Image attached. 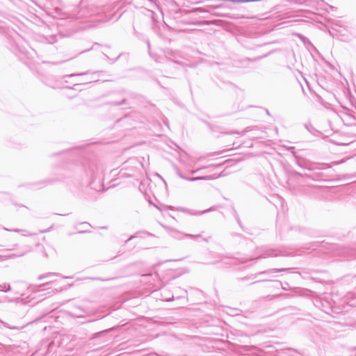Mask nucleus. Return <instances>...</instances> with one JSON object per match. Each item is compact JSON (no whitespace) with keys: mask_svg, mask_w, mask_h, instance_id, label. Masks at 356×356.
<instances>
[{"mask_svg":"<svg viewBox=\"0 0 356 356\" xmlns=\"http://www.w3.org/2000/svg\"><path fill=\"white\" fill-rule=\"evenodd\" d=\"M144 166L137 158H131L125 161L120 171L122 177H137L143 174Z\"/></svg>","mask_w":356,"mask_h":356,"instance_id":"nucleus-1","label":"nucleus"},{"mask_svg":"<svg viewBox=\"0 0 356 356\" xmlns=\"http://www.w3.org/2000/svg\"><path fill=\"white\" fill-rule=\"evenodd\" d=\"M89 173L91 176L90 186L95 191H101L103 186L101 184L103 177V169L96 164H92L89 168Z\"/></svg>","mask_w":356,"mask_h":356,"instance_id":"nucleus-2","label":"nucleus"},{"mask_svg":"<svg viewBox=\"0 0 356 356\" xmlns=\"http://www.w3.org/2000/svg\"><path fill=\"white\" fill-rule=\"evenodd\" d=\"M259 254L255 258H251L250 260L257 259L260 258H266L269 257L277 256H288L289 254L286 253L282 250L273 249V248H261L258 250Z\"/></svg>","mask_w":356,"mask_h":356,"instance_id":"nucleus-3","label":"nucleus"},{"mask_svg":"<svg viewBox=\"0 0 356 356\" xmlns=\"http://www.w3.org/2000/svg\"><path fill=\"white\" fill-rule=\"evenodd\" d=\"M341 256L352 259L356 257V244L350 247H343L341 248L340 253Z\"/></svg>","mask_w":356,"mask_h":356,"instance_id":"nucleus-4","label":"nucleus"},{"mask_svg":"<svg viewBox=\"0 0 356 356\" xmlns=\"http://www.w3.org/2000/svg\"><path fill=\"white\" fill-rule=\"evenodd\" d=\"M165 56L170 60L175 63H178L177 59L182 58L181 53L178 51H173L168 49L165 51Z\"/></svg>","mask_w":356,"mask_h":356,"instance_id":"nucleus-5","label":"nucleus"},{"mask_svg":"<svg viewBox=\"0 0 356 356\" xmlns=\"http://www.w3.org/2000/svg\"><path fill=\"white\" fill-rule=\"evenodd\" d=\"M344 301L351 307H356V293L348 292L344 298Z\"/></svg>","mask_w":356,"mask_h":356,"instance_id":"nucleus-6","label":"nucleus"},{"mask_svg":"<svg viewBox=\"0 0 356 356\" xmlns=\"http://www.w3.org/2000/svg\"><path fill=\"white\" fill-rule=\"evenodd\" d=\"M54 276L62 277L64 279H72V277H70V276H62L58 273H44V274H42V275H40V276H38V280H42L44 278H49V277H51Z\"/></svg>","mask_w":356,"mask_h":356,"instance_id":"nucleus-7","label":"nucleus"},{"mask_svg":"<svg viewBox=\"0 0 356 356\" xmlns=\"http://www.w3.org/2000/svg\"><path fill=\"white\" fill-rule=\"evenodd\" d=\"M179 177H181L182 179H186L187 181H197V180H202V179H213V177L212 176H200V177H186V176H184L182 175H179Z\"/></svg>","mask_w":356,"mask_h":356,"instance_id":"nucleus-8","label":"nucleus"},{"mask_svg":"<svg viewBox=\"0 0 356 356\" xmlns=\"http://www.w3.org/2000/svg\"><path fill=\"white\" fill-rule=\"evenodd\" d=\"M234 261H235V259L234 258H231V257H229L222 256V257H221V258H220V259L219 261H215L213 264H217V263L222 262V263L227 264V265H232V264H235Z\"/></svg>","mask_w":356,"mask_h":356,"instance_id":"nucleus-9","label":"nucleus"},{"mask_svg":"<svg viewBox=\"0 0 356 356\" xmlns=\"http://www.w3.org/2000/svg\"><path fill=\"white\" fill-rule=\"evenodd\" d=\"M217 207H216V206H213V207H210L208 209H206V210H204V211H195V210H190L188 213L190 214H191V215H195V216L202 215V214H204V213H208L209 211H215V210H216Z\"/></svg>","mask_w":356,"mask_h":356,"instance_id":"nucleus-10","label":"nucleus"},{"mask_svg":"<svg viewBox=\"0 0 356 356\" xmlns=\"http://www.w3.org/2000/svg\"><path fill=\"white\" fill-rule=\"evenodd\" d=\"M290 268H272V269H269L268 270L264 271L261 273H271V272H274V273L285 272V271H286V270H288Z\"/></svg>","mask_w":356,"mask_h":356,"instance_id":"nucleus-11","label":"nucleus"},{"mask_svg":"<svg viewBox=\"0 0 356 356\" xmlns=\"http://www.w3.org/2000/svg\"><path fill=\"white\" fill-rule=\"evenodd\" d=\"M31 250V247L29 245H25L23 247L22 250H21L19 253L15 254L17 257H21L26 254L27 252H29Z\"/></svg>","mask_w":356,"mask_h":356,"instance_id":"nucleus-12","label":"nucleus"},{"mask_svg":"<svg viewBox=\"0 0 356 356\" xmlns=\"http://www.w3.org/2000/svg\"><path fill=\"white\" fill-rule=\"evenodd\" d=\"M141 276L143 277L142 282L149 283L151 282V278L152 277L153 275L152 273H147L143 274Z\"/></svg>","mask_w":356,"mask_h":356,"instance_id":"nucleus-13","label":"nucleus"},{"mask_svg":"<svg viewBox=\"0 0 356 356\" xmlns=\"http://www.w3.org/2000/svg\"><path fill=\"white\" fill-rule=\"evenodd\" d=\"M103 72L102 71H97V72H95L92 74V76L90 78V79H86L84 80L85 83H91V82H93V81H97V79H95L93 76L96 74H101Z\"/></svg>","mask_w":356,"mask_h":356,"instance_id":"nucleus-14","label":"nucleus"},{"mask_svg":"<svg viewBox=\"0 0 356 356\" xmlns=\"http://www.w3.org/2000/svg\"><path fill=\"white\" fill-rule=\"evenodd\" d=\"M11 290V287H10V285H6V284H3V285H0V291H4V292H8V291H10Z\"/></svg>","mask_w":356,"mask_h":356,"instance_id":"nucleus-15","label":"nucleus"},{"mask_svg":"<svg viewBox=\"0 0 356 356\" xmlns=\"http://www.w3.org/2000/svg\"><path fill=\"white\" fill-rule=\"evenodd\" d=\"M88 74H89V72H81V73L71 74L66 75L65 76L70 78V77H73V76H84V75H86Z\"/></svg>","mask_w":356,"mask_h":356,"instance_id":"nucleus-16","label":"nucleus"},{"mask_svg":"<svg viewBox=\"0 0 356 356\" xmlns=\"http://www.w3.org/2000/svg\"><path fill=\"white\" fill-rule=\"evenodd\" d=\"M127 104V100L125 99H123L122 101L120 102H113L112 104L113 105H115V106H122V105H125Z\"/></svg>","mask_w":356,"mask_h":356,"instance_id":"nucleus-17","label":"nucleus"},{"mask_svg":"<svg viewBox=\"0 0 356 356\" xmlns=\"http://www.w3.org/2000/svg\"><path fill=\"white\" fill-rule=\"evenodd\" d=\"M3 229L8 232H17V233L24 231L23 229H8L6 227H3Z\"/></svg>","mask_w":356,"mask_h":356,"instance_id":"nucleus-18","label":"nucleus"},{"mask_svg":"<svg viewBox=\"0 0 356 356\" xmlns=\"http://www.w3.org/2000/svg\"><path fill=\"white\" fill-rule=\"evenodd\" d=\"M186 236H188L190 237L191 238H193V239H195V238H197L199 237H200V234H197V235H194V234H186Z\"/></svg>","mask_w":356,"mask_h":356,"instance_id":"nucleus-19","label":"nucleus"},{"mask_svg":"<svg viewBox=\"0 0 356 356\" xmlns=\"http://www.w3.org/2000/svg\"><path fill=\"white\" fill-rule=\"evenodd\" d=\"M234 216H235V218H236L237 222L241 227V220H240V218H239V217H238V214H237L236 211H234Z\"/></svg>","mask_w":356,"mask_h":356,"instance_id":"nucleus-20","label":"nucleus"},{"mask_svg":"<svg viewBox=\"0 0 356 356\" xmlns=\"http://www.w3.org/2000/svg\"><path fill=\"white\" fill-rule=\"evenodd\" d=\"M207 167H203V168H198V169L192 170L191 172V174H195V173H197V172H199L200 170H201L202 169H205Z\"/></svg>","mask_w":356,"mask_h":356,"instance_id":"nucleus-21","label":"nucleus"},{"mask_svg":"<svg viewBox=\"0 0 356 356\" xmlns=\"http://www.w3.org/2000/svg\"><path fill=\"white\" fill-rule=\"evenodd\" d=\"M51 283V282H45V283H44V284H40V285L38 286V288H40V287H42V286H48V285H49Z\"/></svg>","mask_w":356,"mask_h":356,"instance_id":"nucleus-22","label":"nucleus"},{"mask_svg":"<svg viewBox=\"0 0 356 356\" xmlns=\"http://www.w3.org/2000/svg\"><path fill=\"white\" fill-rule=\"evenodd\" d=\"M352 284L353 285H354L356 288V275L354 276V277L353 278V280H352Z\"/></svg>","mask_w":356,"mask_h":356,"instance_id":"nucleus-23","label":"nucleus"},{"mask_svg":"<svg viewBox=\"0 0 356 356\" xmlns=\"http://www.w3.org/2000/svg\"><path fill=\"white\" fill-rule=\"evenodd\" d=\"M135 237H136V236H135V235H132V236H130L127 240H126L125 243H127L128 241H129L132 240V239H133V238H134Z\"/></svg>","mask_w":356,"mask_h":356,"instance_id":"nucleus-24","label":"nucleus"},{"mask_svg":"<svg viewBox=\"0 0 356 356\" xmlns=\"http://www.w3.org/2000/svg\"><path fill=\"white\" fill-rule=\"evenodd\" d=\"M5 326L8 327V328H10V329H11V330H19V327H10V326L6 325H5Z\"/></svg>","mask_w":356,"mask_h":356,"instance_id":"nucleus-25","label":"nucleus"},{"mask_svg":"<svg viewBox=\"0 0 356 356\" xmlns=\"http://www.w3.org/2000/svg\"><path fill=\"white\" fill-rule=\"evenodd\" d=\"M111 330V329L104 330V331H102V332H101L97 333V334H102V333H107V332H108Z\"/></svg>","mask_w":356,"mask_h":356,"instance_id":"nucleus-26","label":"nucleus"},{"mask_svg":"<svg viewBox=\"0 0 356 356\" xmlns=\"http://www.w3.org/2000/svg\"><path fill=\"white\" fill-rule=\"evenodd\" d=\"M229 134H239V132H238V131H232V132H231V133H229Z\"/></svg>","mask_w":356,"mask_h":356,"instance_id":"nucleus-27","label":"nucleus"},{"mask_svg":"<svg viewBox=\"0 0 356 356\" xmlns=\"http://www.w3.org/2000/svg\"><path fill=\"white\" fill-rule=\"evenodd\" d=\"M203 241H205V242H208L209 241L208 238H203Z\"/></svg>","mask_w":356,"mask_h":356,"instance_id":"nucleus-28","label":"nucleus"},{"mask_svg":"<svg viewBox=\"0 0 356 356\" xmlns=\"http://www.w3.org/2000/svg\"><path fill=\"white\" fill-rule=\"evenodd\" d=\"M147 47H148V48L149 49V47H150V43H149V41L147 42Z\"/></svg>","mask_w":356,"mask_h":356,"instance_id":"nucleus-29","label":"nucleus"},{"mask_svg":"<svg viewBox=\"0 0 356 356\" xmlns=\"http://www.w3.org/2000/svg\"><path fill=\"white\" fill-rule=\"evenodd\" d=\"M44 291V289H39L37 290V291Z\"/></svg>","mask_w":356,"mask_h":356,"instance_id":"nucleus-30","label":"nucleus"},{"mask_svg":"<svg viewBox=\"0 0 356 356\" xmlns=\"http://www.w3.org/2000/svg\"><path fill=\"white\" fill-rule=\"evenodd\" d=\"M292 153H293V155L295 157H296V152H293Z\"/></svg>","mask_w":356,"mask_h":356,"instance_id":"nucleus-31","label":"nucleus"},{"mask_svg":"<svg viewBox=\"0 0 356 356\" xmlns=\"http://www.w3.org/2000/svg\"><path fill=\"white\" fill-rule=\"evenodd\" d=\"M297 163H298V165L299 166H300V167L302 166V165H301V164H300L299 162H297Z\"/></svg>","mask_w":356,"mask_h":356,"instance_id":"nucleus-32","label":"nucleus"},{"mask_svg":"<svg viewBox=\"0 0 356 356\" xmlns=\"http://www.w3.org/2000/svg\"><path fill=\"white\" fill-rule=\"evenodd\" d=\"M266 113H267L268 115H270L269 111H268V110L266 111Z\"/></svg>","mask_w":356,"mask_h":356,"instance_id":"nucleus-33","label":"nucleus"},{"mask_svg":"<svg viewBox=\"0 0 356 356\" xmlns=\"http://www.w3.org/2000/svg\"><path fill=\"white\" fill-rule=\"evenodd\" d=\"M49 229H48L47 230H44V231H42V232H47Z\"/></svg>","mask_w":356,"mask_h":356,"instance_id":"nucleus-34","label":"nucleus"},{"mask_svg":"<svg viewBox=\"0 0 356 356\" xmlns=\"http://www.w3.org/2000/svg\"><path fill=\"white\" fill-rule=\"evenodd\" d=\"M88 51V50H86V51H82L80 54H81V53H84L85 51Z\"/></svg>","mask_w":356,"mask_h":356,"instance_id":"nucleus-35","label":"nucleus"},{"mask_svg":"<svg viewBox=\"0 0 356 356\" xmlns=\"http://www.w3.org/2000/svg\"><path fill=\"white\" fill-rule=\"evenodd\" d=\"M83 224L87 225H89V224H88V223H87V222H84Z\"/></svg>","mask_w":356,"mask_h":356,"instance_id":"nucleus-36","label":"nucleus"}]
</instances>
